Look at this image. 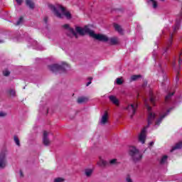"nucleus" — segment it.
<instances>
[{
	"label": "nucleus",
	"instance_id": "f257e3e1",
	"mask_svg": "<svg viewBox=\"0 0 182 182\" xmlns=\"http://www.w3.org/2000/svg\"><path fill=\"white\" fill-rule=\"evenodd\" d=\"M144 103L148 112V124L143 128L139 136V141H140V143H141L142 144H144V143L146 142V133L147 132V129H149L150 124H153V123H154V120H156V114L151 112V107L149 105V104L147 103V100H145Z\"/></svg>",
	"mask_w": 182,
	"mask_h": 182
},
{
	"label": "nucleus",
	"instance_id": "f03ea898",
	"mask_svg": "<svg viewBox=\"0 0 182 182\" xmlns=\"http://www.w3.org/2000/svg\"><path fill=\"white\" fill-rule=\"evenodd\" d=\"M48 7L57 18L62 19L63 18V16H65L67 19H72V14L70 12L66 11V9L60 4H49Z\"/></svg>",
	"mask_w": 182,
	"mask_h": 182
},
{
	"label": "nucleus",
	"instance_id": "7ed1b4c3",
	"mask_svg": "<svg viewBox=\"0 0 182 182\" xmlns=\"http://www.w3.org/2000/svg\"><path fill=\"white\" fill-rule=\"evenodd\" d=\"M75 31L77 33H79V35H81L82 36L87 33L91 36V38H94V39H96L97 41H107V38L106 36L102 34L95 33V31L90 30L87 26H85V28L77 26L75 28Z\"/></svg>",
	"mask_w": 182,
	"mask_h": 182
},
{
	"label": "nucleus",
	"instance_id": "20e7f679",
	"mask_svg": "<svg viewBox=\"0 0 182 182\" xmlns=\"http://www.w3.org/2000/svg\"><path fill=\"white\" fill-rule=\"evenodd\" d=\"M48 68L53 73H62V72H66V70L70 69L69 65L65 63H63L62 65L52 64L48 65Z\"/></svg>",
	"mask_w": 182,
	"mask_h": 182
},
{
	"label": "nucleus",
	"instance_id": "39448f33",
	"mask_svg": "<svg viewBox=\"0 0 182 182\" xmlns=\"http://www.w3.org/2000/svg\"><path fill=\"white\" fill-rule=\"evenodd\" d=\"M129 154L134 161H139L141 160V153L135 146H130L129 149Z\"/></svg>",
	"mask_w": 182,
	"mask_h": 182
},
{
	"label": "nucleus",
	"instance_id": "423d86ee",
	"mask_svg": "<svg viewBox=\"0 0 182 182\" xmlns=\"http://www.w3.org/2000/svg\"><path fill=\"white\" fill-rule=\"evenodd\" d=\"M171 43H173V33H170L169 39L165 46L163 48V58H166V56H167V53H168V48L171 46Z\"/></svg>",
	"mask_w": 182,
	"mask_h": 182
},
{
	"label": "nucleus",
	"instance_id": "0eeeda50",
	"mask_svg": "<svg viewBox=\"0 0 182 182\" xmlns=\"http://www.w3.org/2000/svg\"><path fill=\"white\" fill-rule=\"evenodd\" d=\"M6 151H1L0 153V168H5L6 167Z\"/></svg>",
	"mask_w": 182,
	"mask_h": 182
},
{
	"label": "nucleus",
	"instance_id": "6e6552de",
	"mask_svg": "<svg viewBox=\"0 0 182 182\" xmlns=\"http://www.w3.org/2000/svg\"><path fill=\"white\" fill-rule=\"evenodd\" d=\"M137 107H138L137 103L131 104L126 107V110H128L129 113H132L131 119H133V116L136 114V111L137 110Z\"/></svg>",
	"mask_w": 182,
	"mask_h": 182
},
{
	"label": "nucleus",
	"instance_id": "1a4fd4ad",
	"mask_svg": "<svg viewBox=\"0 0 182 182\" xmlns=\"http://www.w3.org/2000/svg\"><path fill=\"white\" fill-rule=\"evenodd\" d=\"M28 43H30V46H33V49H36V50H43V47L39 43H38V41L31 38L28 41Z\"/></svg>",
	"mask_w": 182,
	"mask_h": 182
},
{
	"label": "nucleus",
	"instance_id": "9d476101",
	"mask_svg": "<svg viewBox=\"0 0 182 182\" xmlns=\"http://www.w3.org/2000/svg\"><path fill=\"white\" fill-rule=\"evenodd\" d=\"M174 96V92H168L165 97V107L164 110L168 107V105H173V101H171V97Z\"/></svg>",
	"mask_w": 182,
	"mask_h": 182
},
{
	"label": "nucleus",
	"instance_id": "9b49d317",
	"mask_svg": "<svg viewBox=\"0 0 182 182\" xmlns=\"http://www.w3.org/2000/svg\"><path fill=\"white\" fill-rule=\"evenodd\" d=\"M181 19H182V13H181L176 17V23H175V26L173 28V32H177V31H178V29L180 28V23H181Z\"/></svg>",
	"mask_w": 182,
	"mask_h": 182
},
{
	"label": "nucleus",
	"instance_id": "f8f14e48",
	"mask_svg": "<svg viewBox=\"0 0 182 182\" xmlns=\"http://www.w3.org/2000/svg\"><path fill=\"white\" fill-rule=\"evenodd\" d=\"M173 109H174V107H171L168 109L166 112H165L163 115L160 117V118L158 120L156 121L155 126H160V123H161L163 119H164L166 116H168V113H170L173 110Z\"/></svg>",
	"mask_w": 182,
	"mask_h": 182
},
{
	"label": "nucleus",
	"instance_id": "ddd939ff",
	"mask_svg": "<svg viewBox=\"0 0 182 182\" xmlns=\"http://www.w3.org/2000/svg\"><path fill=\"white\" fill-rule=\"evenodd\" d=\"M49 132L44 131L43 134V144L44 146H49L50 144V140H49Z\"/></svg>",
	"mask_w": 182,
	"mask_h": 182
},
{
	"label": "nucleus",
	"instance_id": "4468645a",
	"mask_svg": "<svg viewBox=\"0 0 182 182\" xmlns=\"http://www.w3.org/2000/svg\"><path fill=\"white\" fill-rule=\"evenodd\" d=\"M107 38V41H100V42H107L109 45H117L119 43L117 37H113L111 38H107V36H105Z\"/></svg>",
	"mask_w": 182,
	"mask_h": 182
},
{
	"label": "nucleus",
	"instance_id": "2eb2a0df",
	"mask_svg": "<svg viewBox=\"0 0 182 182\" xmlns=\"http://www.w3.org/2000/svg\"><path fill=\"white\" fill-rule=\"evenodd\" d=\"M26 5L28 6L30 9H35V3L33 0H26Z\"/></svg>",
	"mask_w": 182,
	"mask_h": 182
},
{
	"label": "nucleus",
	"instance_id": "dca6fc26",
	"mask_svg": "<svg viewBox=\"0 0 182 182\" xmlns=\"http://www.w3.org/2000/svg\"><path fill=\"white\" fill-rule=\"evenodd\" d=\"M63 27L64 28V29H67V31H69L70 33H73L74 36H76V32H75V29L70 28V26L69 24H65L64 26H63Z\"/></svg>",
	"mask_w": 182,
	"mask_h": 182
},
{
	"label": "nucleus",
	"instance_id": "f3484780",
	"mask_svg": "<svg viewBox=\"0 0 182 182\" xmlns=\"http://www.w3.org/2000/svg\"><path fill=\"white\" fill-rule=\"evenodd\" d=\"M109 99L112 103L116 105V106H119V100L116 98L114 95H110Z\"/></svg>",
	"mask_w": 182,
	"mask_h": 182
},
{
	"label": "nucleus",
	"instance_id": "a211bd4d",
	"mask_svg": "<svg viewBox=\"0 0 182 182\" xmlns=\"http://www.w3.org/2000/svg\"><path fill=\"white\" fill-rule=\"evenodd\" d=\"M100 124H105L106 123H107V112H105L100 121Z\"/></svg>",
	"mask_w": 182,
	"mask_h": 182
},
{
	"label": "nucleus",
	"instance_id": "6ab92c4d",
	"mask_svg": "<svg viewBox=\"0 0 182 182\" xmlns=\"http://www.w3.org/2000/svg\"><path fill=\"white\" fill-rule=\"evenodd\" d=\"M157 70L159 73H161L162 76L164 77V80H166V79H167V76L164 75V70H163L161 63H158Z\"/></svg>",
	"mask_w": 182,
	"mask_h": 182
},
{
	"label": "nucleus",
	"instance_id": "aec40b11",
	"mask_svg": "<svg viewBox=\"0 0 182 182\" xmlns=\"http://www.w3.org/2000/svg\"><path fill=\"white\" fill-rule=\"evenodd\" d=\"M114 28L117 32L119 33L120 35H123V28H122V26L117 23H114Z\"/></svg>",
	"mask_w": 182,
	"mask_h": 182
},
{
	"label": "nucleus",
	"instance_id": "412c9836",
	"mask_svg": "<svg viewBox=\"0 0 182 182\" xmlns=\"http://www.w3.org/2000/svg\"><path fill=\"white\" fill-rule=\"evenodd\" d=\"M98 166H100V167H106V166H107V164H109V163L105 160H103L102 158H100V161L97 162Z\"/></svg>",
	"mask_w": 182,
	"mask_h": 182
},
{
	"label": "nucleus",
	"instance_id": "4be33fe9",
	"mask_svg": "<svg viewBox=\"0 0 182 182\" xmlns=\"http://www.w3.org/2000/svg\"><path fill=\"white\" fill-rule=\"evenodd\" d=\"M180 149H182V142L179 141L174 146L172 147L171 151L173 152L174 150H178Z\"/></svg>",
	"mask_w": 182,
	"mask_h": 182
},
{
	"label": "nucleus",
	"instance_id": "5701e85b",
	"mask_svg": "<svg viewBox=\"0 0 182 182\" xmlns=\"http://www.w3.org/2000/svg\"><path fill=\"white\" fill-rule=\"evenodd\" d=\"M151 105L153 106H156V97H154V95H153L151 92H150V99H149Z\"/></svg>",
	"mask_w": 182,
	"mask_h": 182
},
{
	"label": "nucleus",
	"instance_id": "b1692460",
	"mask_svg": "<svg viewBox=\"0 0 182 182\" xmlns=\"http://www.w3.org/2000/svg\"><path fill=\"white\" fill-rule=\"evenodd\" d=\"M108 164L109 166H117V164H119V162L117 161V159H111Z\"/></svg>",
	"mask_w": 182,
	"mask_h": 182
},
{
	"label": "nucleus",
	"instance_id": "393cba45",
	"mask_svg": "<svg viewBox=\"0 0 182 182\" xmlns=\"http://www.w3.org/2000/svg\"><path fill=\"white\" fill-rule=\"evenodd\" d=\"M87 101V98L85 97H81L77 99V103H85Z\"/></svg>",
	"mask_w": 182,
	"mask_h": 182
},
{
	"label": "nucleus",
	"instance_id": "a878e982",
	"mask_svg": "<svg viewBox=\"0 0 182 182\" xmlns=\"http://www.w3.org/2000/svg\"><path fill=\"white\" fill-rule=\"evenodd\" d=\"M85 176H87V177H90V176H92V173H93V170L92 169H85Z\"/></svg>",
	"mask_w": 182,
	"mask_h": 182
},
{
	"label": "nucleus",
	"instance_id": "bb28decb",
	"mask_svg": "<svg viewBox=\"0 0 182 182\" xmlns=\"http://www.w3.org/2000/svg\"><path fill=\"white\" fill-rule=\"evenodd\" d=\"M167 159H168V156H167V155H165L162 157V159H161V164H164V163H166V161H167Z\"/></svg>",
	"mask_w": 182,
	"mask_h": 182
},
{
	"label": "nucleus",
	"instance_id": "cd10ccee",
	"mask_svg": "<svg viewBox=\"0 0 182 182\" xmlns=\"http://www.w3.org/2000/svg\"><path fill=\"white\" fill-rule=\"evenodd\" d=\"M23 22V17H20L19 19L15 23V25L16 26H18L21 25V23H22Z\"/></svg>",
	"mask_w": 182,
	"mask_h": 182
},
{
	"label": "nucleus",
	"instance_id": "c85d7f7f",
	"mask_svg": "<svg viewBox=\"0 0 182 182\" xmlns=\"http://www.w3.org/2000/svg\"><path fill=\"white\" fill-rule=\"evenodd\" d=\"M180 56H181V52H179V53L178 54V63L179 65V68H180V66H181V63H182V60Z\"/></svg>",
	"mask_w": 182,
	"mask_h": 182
},
{
	"label": "nucleus",
	"instance_id": "c756f323",
	"mask_svg": "<svg viewBox=\"0 0 182 182\" xmlns=\"http://www.w3.org/2000/svg\"><path fill=\"white\" fill-rule=\"evenodd\" d=\"M14 141L17 146H21V143L19 142V138H18V136H14Z\"/></svg>",
	"mask_w": 182,
	"mask_h": 182
},
{
	"label": "nucleus",
	"instance_id": "7c9ffc66",
	"mask_svg": "<svg viewBox=\"0 0 182 182\" xmlns=\"http://www.w3.org/2000/svg\"><path fill=\"white\" fill-rule=\"evenodd\" d=\"M141 75H132L131 77V80H137V79L140 78Z\"/></svg>",
	"mask_w": 182,
	"mask_h": 182
},
{
	"label": "nucleus",
	"instance_id": "2f4dec72",
	"mask_svg": "<svg viewBox=\"0 0 182 182\" xmlns=\"http://www.w3.org/2000/svg\"><path fill=\"white\" fill-rule=\"evenodd\" d=\"M65 179L63 178H56L54 179L53 182H63Z\"/></svg>",
	"mask_w": 182,
	"mask_h": 182
},
{
	"label": "nucleus",
	"instance_id": "473e14b6",
	"mask_svg": "<svg viewBox=\"0 0 182 182\" xmlns=\"http://www.w3.org/2000/svg\"><path fill=\"white\" fill-rule=\"evenodd\" d=\"M150 1L152 2L154 9H156V8H157V1H156V0H150Z\"/></svg>",
	"mask_w": 182,
	"mask_h": 182
},
{
	"label": "nucleus",
	"instance_id": "72a5a7b5",
	"mask_svg": "<svg viewBox=\"0 0 182 182\" xmlns=\"http://www.w3.org/2000/svg\"><path fill=\"white\" fill-rule=\"evenodd\" d=\"M4 76H9L11 75V72H9L8 70H6L3 71Z\"/></svg>",
	"mask_w": 182,
	"mask_h": 182
},
{
	"label": "nucleus",
	"instance_id": "f704fd0d",
	"mask_svg": "<svg viewBox=\"0 0 182 182\" xmlns=\"http://www.w3.org/2000/svg\"><path fill=\"white\" fill-rule=\"evenodd\" d=\"M9 95H11V96H15V95H16V92H15V90H12V89H11L10 90H9Z\"/></svg>",
	"mask_w": 182,
	"mask_h": 182
},
{
	"label": "nucleus",
	"instance_id": "c9c22d12",
	"mask_svg": "<svg viewBox=\"0 0 182 182\" xmlns=\"http://www.w3.org/2000/svg\"><path fill=\"white\" fill-rule=\"evenodd\" d=\"M117 85H123V80H122V78H117Z\"/></svg>",
	"mask_w": 182,
	"mask_h": 182
},
{
	"label": "nucleus",
	"instance_id": "e433bc0d",
	"mask_svg": "<svg viewBox=\"0 0 182 182\" xmlns=\"http://www.w3.org/2000/svg\"><path fill=\"white\" fill-rule=\"evenodd\" d=\"M176 59H177L176 58H174L172 62V66H173V69H176Z\"/></svg>",
	"mask_w": 182,
	"mask_h": 182
},
{
	"label": "nucleus",
	"instance_id": "4c0bfd02",
	"mask_svg": "<svg viewBox=\"0 0 182 182\" xmlns=\"http://www.w3.org/2000/svg\"><path fill=\"white\" fill-rule=\"evenodd\" d=\"M126 181H127V182H133V181H132V178H130V176H127Z\"/></svg>",
	"mask_w": 182,
	"mask_h": 182
},
{
	"label": "nucleus",
	"instance_id": "58836bf2",
	"mask_svg": "<svg viewBox=\"0 0 182 182\" xmlns=\"http://www.w3.org/2000/svg\"><path fill=\"white\" fill-rule=\"evenodd\" d=\"M93 78L89 77L90 81L86 84V86H89L90 85H92V80Z\"/></svg>",
	"mask_w": 182,
	"mask_h": 182
},
{
	"label": "nucleus",
	"instance_id": "ea45409f",
	"mask_svg": "<svg viewBox=\"0 0 182 182\" xmlns=\"http://www.w3.org/2000/svg\"><path fill=\"white\" fill-rule=\"evenodd\" d=\"M16 2L18 4V5H22V2H23V0H16Z\"/></svg>",
	"mask_w": 182,
	"mask_h": 182
},
{
	"label": "nucleus",
	"instance_id": "a19ab883",
	"mask_svg": "<svg viewBox=\"0 0 182 182\" xmlns=\"http://www.w3.org/2000/svg\"><path fill=\"white\" fill-rule=\"evenodd\" d=\"M5 116H6V113L5 112H0V117H5Z\"/></svg>",
	"mask_w": 182,
	"mask_h": 182
},
{
	"label": "nucleus",
	"instance_id": "79ce46f5",
	"mask_svg": "<svg viewBox=\"0 0 182 182\" xmlns=\"http://www.w3.org/2000/svg\"><path fill=\"white\" fill-rule=\"evenodd\" d=\"M43 21L45 22V23H48V17H44Z\"/></svg>",
	"mask_w": 182,
	"mask_h": 182
},
{
	"label": "nucleus",
	"instance_id": "37998d69",
	"mask_svg": "<svg viewBox=\"0 0 182 182\" xmlns=\"http://www.w3.org/2000/svg\"><path fill=\"white\" fill-rule=\"evenodd\" d=\"M153 58H154V60H156V59L157 58V57L156 56V54H154V53H153Z\"/></svg>",
	"mask_w": 182,
	"mask_h": 182
},
{
	"label": "nucleus",
	"instance_id": "c03bdc74",
	"mask_svg": "<svg viewBox=\"0 0 182 182\" xmlns=\"http://www.w3.org/2000/svg\"><path fill=\"white\" fill-rule=\"evenodd\" d=\"M20 176L21 177H23V173H22V171H20Z\"/></svg>",
	"mask_w": 182,
	"mask_h": 182
},
{
	"label": "nucleus",
	"instance_id": "a18cd8bd",
	"mask_svg": "<svg viewBox=\"0 0 182 182\" xmlns=\"http://www.w3.org/2000/svg\"><path fill=\"white\" fill-rule=\"evenodd\" d=\"M154 144V141H151L150 143H149V146H153Z\"/></svg>",
	"mask_w": 182,
	"mask_h": 182
},
{
	"label": "nucleus",
	"instance_id": "49530a36",
	"mask_svg": "<svg viewBox=\"0 0 182 182\" xmlns=\"http://www.w3.org/2000/svg\"><path fill=\"white\" fill-rule=\"evenodd\" d=\"M176 81L178 82V76H176Z\"/></svg>",
	"mask_w": 182,
	"mask_h": 182
},
{
	"label": "nucleus",
	"instance_id": "de8ad7c7",
	"mask_svg": "<svg viewBox=\"0 0 182 182\" xmlns=\"http://www.w3.org/2000/svg\"><path fill=\"white\" fill-rule=\"evenodd\" d=\"M143 86H147V82H144Z\"/></svg>",
	"mask_w": 182,
	"mask_h": 182
},
{
	"label": "nucleus",
	"instance_id": "09e8293b",
	"mask_svg": "<svg viewBox=\"0 0 182 182\" xmlns=\"http://www.w3.org/2000/svg\"><path fill=\"white\" fill-rule=\"evenodd\" d=\"M0 43H4V41L3 40H0Z\"/></svg>",
	"mask_w": 182,
	"mask_h": 182
},
{
	"label": "nucleus",
	"instance_id": "8fccbe9b",
	"mask_svg": "<svg viewBox=\"0 0 182 182\" xmlns=\"http://www.w3.org/2000/svg\"><path fill=\"white\" fill-rule=\"evenodd\" d=\"M165 32H166V29L163 31V33H165Z\"/></svg>",
	"mask_w": 182,
	"mask_h": 182
},
{
	"label": "nucleus",
	"instance_id": "3c124183",
	"mask_svg": "<svg viewBox=\"0 0 182 182\" xmlns=\"http://www.w3.org/2000/svg\"><path fill=\"white\" fill-rule=\"evenodd\" d=\"M164 85V82H162V85Z\"/></svg>",
	"mask_w": 182,
	"mask_h": 182
},
{
	"label": "nucleus",
	"instance_id": "603ef678",
	"mask_svg": "<svg viewBox=\"0 0 182 182\" xmlns=\"http://www.w3.org/2000/svg\"><path fill=\"white\" fill-rule=\"evenodd\" d=\"M161 1H164V0H161Z\"/></svg>",
	"mask_w": 182,
	"mask_h": 182
}]
</instances>
